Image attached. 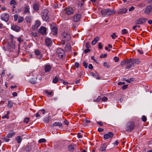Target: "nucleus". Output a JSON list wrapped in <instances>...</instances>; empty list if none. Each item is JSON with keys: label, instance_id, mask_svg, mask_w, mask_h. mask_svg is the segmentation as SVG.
<instances>
[{"label": "nucleus", "instance_id": "864d4df0", "mask_svg": "<svg viewBox=\"0 0 152 152\" xmlns=\"http://www.w3.org/2000/svg\"><path fill=\"white\" fill-rule=\"evenodd\" d=\"M83 64L85 68H87L88 66V64L87 63H86L85 61H84L83 62Z\"/></svg>", "mask_w": 152, "mask_h": 152}, {"label": "nucleus", "instance_id": "69168bd1", "mask_svg": "<svg viewBox=\"0 0 152 152\" xmlns=\"http://www.w3.org/2000/svg\"><path fill=\"white\" fill-rule=\"evenodd\" d=\"M90 50L88 48H87V49H86L84 50V52L85 53H87L90 52Z\"/></svg>", "mask_w": 152, "mask_h": 152}, {"label": "nucleus", "instance_id": "4c0bfd02", "mask_svg": "<svg viewBox=\"0 0 152 152\" xmlns=\"http://www.w3.org/2000/svg\"><path fill=\"white\" fill-rule=\"evenodd\" d=\"M127 11V10L126 8L122 9L120 10V12L122 13H126Z\"/></svg>", "mask_w": 152, "mask_h": 152}, {"label": "nucleus", "instance_id": "39448f33", "mask_svg": "<svg viewBox=\"0 0 152 152\" xmlns=\"http://www.w3.org/2000/svg\"><path fill=\"white\" fill-rule=\"evenodd\" d=\"M135 127L134 123L132 122H129L127 123L126 126V130L128 132H131Z\"/></svg>", "mask_w": 152, "mask_h": 152}, {"label": "nucleus", "instance_id": "c9c22d12", "mask_svg": "<svg viewBox=\"0 0 152 152\" xmlns=\"http://www.w3.org/2000/svg\"><path fill=\"white\" fill-rule=\"evenodd\" d=\"M125 80V81H126L127 82H128L129 83H130L133 81V78H131L129 80H126L125 78H124L123 79V80Z\"/></svg>", "mask_w": 152, "mask_h": 152}, {"label": "nucleus", "instance_id": "72a5a7b5", "mask_svg": "<svg viewBox=\"0 0 152 152\" xmlns=\"http://www.w3.org/2000/svg\"><path fill=\"white\" fill-rule=\"evenodd\" d=\"M74 146L73 145H70L68 147V149L70 151H72L74 150Z\"/></svg>", "mask_w": 152, "mask_h": 152}, {"label": "nucleus", "instance_id": "a878e982", "mask_svg": "<svg viewBox=\"0 0 152 152\" xmlns=\"http://www.w3.org/2000/svg\"><path fill=\"white\" fill-rule=\"evenodd\" d=\"M15 140L18 143H20L22 140V138L21 136H18L15 138Z\"/></svg>", "mask_w": 152, "mask_h": 152}, {"label": "nucleus", "instance_id": "6e6d98bb", "mask_svg": "<svg viewBox=\"0 0 152 152\" xmlns=\"http://www.w3.org/2000/svg\"><path fill=\"white\" fill-rule=\"evenodd\" d=\"M102 100L105 102L107 100V97H105V96H103L102 97Z\"/></svg>", "mask_w": 152, "mask_h": 152}, {"label": "nucleus", "instance_id": "aec40b11", "mask_svg": "<svg viewBox=\"0 0 152 152\" xmlns=\"http://www.w3.org/2000/svg\"><path fill=\"white\" fill-rule=\"evenodd\" d=\"M51 69V67L50 65H46L45 66V72H50Z\"/></svg>", "mask_w": 152, "mask_h": 152}, {"label": "nucleus", "instance_id": "6ab92c4d", "mask_svg": "<svg viewBox=\"0 0 152 152\" xmlns=\"http://www.w3.org/2000/svg\"><path fill=\"white\" fill-rule=\"evenodd\" d=\"M46 31V28L44 27H41L39 29V32L41 34H44L45 33Z\"/></svg>", "mask_w": 152, "mask_h": 152}, {"label": "nucleus", "instance_id": "a19ab883", "mask_svg": "<svg viewBox=\"0 0 152 152\" xmlns=\"http://www.w3.org/2000/svg\"><path fill=\"white\" fill-rule=\"evenodd\" d=\"M39 111L40 112V113L41 114H44L46 112L45 110L44 109L40 110Z\"/></svg>", "mask_w": 152, "mask_h": 152}, {"label": "nucleus", "instance_id": "ddd939ff", "mask_svg": "<svg viewBox=\"0 0 152 152\" xmlns=\"http://www.w3.org/2000/svg\"><path fill=\"white\" fill-rule=\"evenodd\" d=\"M113 134L111 132H109L107 134H105L104 135V137L105 139H107L109 138L111 139L113 136Z\"/></svg>", "mask_w": 152, "mask_h": 152}, {"label": "nucleus", "instance_id": "b1692460", "mask_svg": "<svg viewBox=\"0 0 152 152\" xmlns=\"http://www.w3.org/2000/svg\"><path fill=\"white\" fill-rule=\"evenodd\" d=\"M91 75L93 76L94 77L96 78L97 80H99L100 79V77L96 73H94L92 72L91 73Z\"/></svg>", "mask_w": 152, "mask_h": 152}, {"label": "nucleus", "instance_id": "7ed1b4c3", "mask_svg": "<svg viewBox=\"0 0 152 152\" xmlns=\"http://www.w3.org/2000/svg\"><path fill=\"white\" fill-rule=\"evenodd\" d=\"M48 11L47 9L43 10L42 13V16L43 20L46 21H48L49 20V18L48 16Z\"/></svg>", "mask_w": 152, "mask_h": 152}, {"label": "nucleus", "instance_id": "cd10ccee", "mask_svg": "<svg viewBox=\"0 0 152 152\" xmlns=\"http://www.w3.org/2000/svg\"><path fill=\"white\" fill-rule=\"evenodd\" d=\"M10 4L12 6H15L17 5V2L15 0H12L10 2Z\"/></svg>", "mask_w": 152, "mask_h": 152}, {"label": "nucleus", "instance_id": "4be33fe9", "mask_svg": "<svg viewBox=\"0 0 152 152\" xmlns=\"http://www.w3.org/2000/svg\"><path fill=\"white\" fill-rule=\"evenodd\" d=\"M52 126H58L59 127H62V123L59 122H54L52 124Z\"/></svg>", "mask_w": 152, "mask_h": 152}, {"label": "nucleus", "instance_id": "f704fd0d", "mask_svg": "<svg viewBox=\"0 0 152 152\" xmlns=\"http://www.w3.org/2000/svg\"><path fill=\"white\" fill-rule=\"evenodd\" d=\"M140 63V61L138 59H134L133 60V61L132 62L133 64L135 63L137 64H139Z\"/></svg>", "mask_w": 152, "mask_h": 152}, {"label": "nucleus", "instance_id": "052dcab7", "mask_svg": "<svg viewBox=\"0 0 152 152\" xmlns=\"http://www.w3.org/2000/svg\"><path fill=\"white\" fill-rule=\"evenodd\" d=\"M126 64H127V63L126 60L122 61L121 63V64L122 65Z\"/></svg>", "mask_w": 152, "mask_h": 152}, {"label": "nucleus", "instance_id": "37998d69", "mask_svg": "<svg viewBox=\"0 0 152 152\" xmlns=\"http://www.w3.org/2000/svg\"><path fill=\"white\" fill-rule=\"evenodd\" d=\"M29 121V118H25L24 120V122L26 123H28Z\"/></svg>", "mask_w": 152, "mask_h": 152}, {"label": "nucleus", "instance_id": "1a4fd4ad", "mask_svg": "<svg viewBox=\"0 0 152 152\" xmlns=\"http://www.w3.org/2000/svg\"><path fill=\"white\" fill-rule=\"evenodd\" d=\"M1 19L5 22H7L9 20V15L7 13L2 14L1 16Z\"/></svg>", "mask_w": 152, "mask_h": 152}, {"label": "nucleus", "instance_id": "e433bc0d", "mask_svg": "<svg viewBox=\"0 0 152 152\" xmlns=\"http://www.w3.org/2000/svg\"><path fill=\"white\" fill-rule=\"evenodd\" d=\"M58 81V79L57 77H55L53 79V82L54 83H57Z\"/></svg>", "mask_w": 152, "mask_h": 152}, {"label": "nucleus", "instance_id": "de8ad7c7", "mask_svg": "<svg viewBox=\"0 0 152 152\" xmlns=\"http://www.w3.org/2000/svg\"><path fill=\"white\" fill-rule=\"evenodd\" d=\"M23 17H20L18 20V22L19 23H21L23 21Z\"/></svg>", "mask_w": 152, "mask_h": 152}, {"label": "nucleus", "instance_id": "79ce46f5", "mask_svg": "<svg viewBox=\"0 0 152 152\" xmlns=\"http://www.w3.org/2000/svg\"><path fill=\"white\" fill-rule=\"evenodd\" d=\"M40 112H39V111L35 115V116L36 118H39V117L40 116V115H41L40 114Z\"/></svg>", "mask_w": 152, "mask_h": 152}, {"label": "nucleus", "instance_id": "49530a36", "mask_svg": "<svg viewBox=\"0 0 152 152\" xmlns=\"http://www.w3.org/2000/svg\"><path fill=\"white\" fill-rule=\"evenodd\" d=\"M38 142L39 143L44 142H46V140L44 138H42L39 139Z\"/></svg>", "mask_w": 152, "mask_h": 152}, {"label": "nucleus", "instance_id": "3c124183", "mask_svg": "<svg viewBox=\"0 0 152 152\" xmlns=\"http://www.w3.org/2000/svg\"><path fill=\"white\" fill-rule=\"evenodd\" d=\"M14 20L15 21H16L18 18V16L17 15H14Z\"/></svg>", "mask_w": 152, "mask_h": 152}, {"label": "nucleus", "instance_id": "4468645a", "mask_svg": "<svg viewBox=\"0 0 152 152\" xmlns=\"http://www.w3.org/2000/svg\"><path fill=\"white\" fill-rule=\"evenodd\" d=\"M29 6L27 4H25L23 7V12L25 14H29L30 13Z\"/></svg>", "mask_w": 152, "mask_h": 152}, {"label": "nucleus", "instance_id": "f3484780", "mask_svg": "<svg viewBox=\"0 0 152 152\" xmlns=\"http://www.w3.org/2000/svg\"><path fill=\"white\" fill-rule=\"evenodd\" d=\"M71 45L70 44H66L64 50L66 52H70L71 51Z\"/></svg>", "mask_w": 152, "mask_h": 152}, {"label": "nucleus", "instance_id": "423d86ee", "mask_svg": "<svg viewBox=\"0 0 152 152\" xmlns=\"http://www.w3.org/2000/svg\"><path fill=\"white\" fill-rule=\"evenodd\" d=\"M61 37L62 39L65 41H68L70 39V35L69 34L64 32L61 34Z\"/></svg>", "mask_w": 152, "mask_h": 152}, {"label": "nucleus", "instance_id": "0e129e2a", "mask_svg": "<svg viewBox=\"0 0 152 152\" xmlns=\"http://www.w3.org/2000/svg\"><path fill=\"white\" fill-rule=\"evenodd\" d=\"M83 137L82 135L80 133H78L77 137L79 138H82Z\"/></svg>", "mask_w": 152, "mask_h": 152}, {"label": "nucleus", "instance_id": "5701e85b", "mask_svg": "<svg viewBox=\"0 0 152 152\" xmlns=\"http://www.w3.org/2000/svg\"><path fill=\"white\" fill-rule=\"evenodd\" d=\"M99 40V38L98 37H96L94 40L91 42L92 45H94L96 44Z\"/></svg>", "mask_w": 152, "mask_h": 152}, {"label": "nucleus", "instance_id": "e2e57ef3", "mask_svg": "<svg viewBox=\"0 0 152 152\" xmlns=\"http://www.w3.org/2000/svg\"><path fill=\"white\" fill-rule=\"evenodd\" d=\"M107 56V54H102L100 56V57L101 58H105Z\"/></svg>", "mask_w": 152, "mask_h": 152}, {"label": "nucleus", "instance_id": "58836bf2", "mask_svg": "<svg viewBox=\"0 0 152 152\" xmlns=\"http://www.w3.org/2000/svg\"><path fill=\"white\" fill-rule=\"evenodd\" d=\"M121 33L123 34H127L128 33V32L127 31L126 29H124L122 30Z\"/></svg>", "mask_w": 152, "mask_h": 152}, {"label": "nucleus", "instance_id": "7c9ffc66", "mask_svg": "<svg viewBox=\"0 0 152 152\" xmlns=\"http://www.w3.org/2000/svg\"><path fill=\"white\" fill-rule=\"evenodd\" d=\"M45 92L48 96H52L53 95V91L49 92L48 90H46Z\"/></svg>", "mask_w": 152, "mask_h": 152}, {"label": "nucleus", "instance_id": "9b49d317", "mask_svg": "<svg viewBox=\"0 0 152 152\" xmlns=\"http://www.w3.org/2000/svg\"><path fill=\"white\" fill-rule=\"evenodd\" d=\"M41 22L39 20H36L34 24L32 26V28L34 30H36L40 26Z\"/></svg>", "mask_w": 152, "mask_h": 152}, {"label": "nucleus", "instance_id": "4d7b16f0", "mask_svg": "<svg viewBox=\"0 0 152 152\" xmlns=\"http://www.w3.org/2000/svg\"><path fill=\"white\" fill-rule=\"evenodd\" d=\"M75 65L77 68H78L80 66V64L79 63L76 62L75 64Z\"/></svg>", "mask_w": 152, "mask_h": 152}, {"label": "nucleus", "instance_id": "bb28decb", "mask_svg": "<svg viewBox=\"0 0 152 152\" xmlns=\"http://www.w3.org/2000/svg\"><path fill=\"white\" fill-rule=\"evenodd\" d=\"M25 20L28 23H30L31 22L32 19L31 16H27L25 18Z\"/></svg>", "mask_w": 152, "mask_h": 152}, {"label": "nucleus", "instance_id": "338daca9", "mask_svg": "<svg viewBox=\"0 0 152 152\" xmlns=\"http://www.w3.org/2000/svg\"><path fill=\"white\" fill-rule=\"evenodd\" d=\"M97 123L100 126H102L103 125L102 122L101 121H98L97 122Z\"/></svg>", "mask_w": 152, "mask_h": 152}, {"label": "nucleus", "instance_id": "a18cd8bd", "mask_svg": "<svg viewBox=\"0 0 152 152\" xmlns=\"http://www.w3.org/2000/svg\"><path fill=\"white\" fill-rule=\"evenodd\" d=\"M111 36L113 39H115V38H116L117 37V36L116 35L115 33H113Z\"/></svg>", "mask_w": 152, "mask_h": 152}, {"label": "nucleus", "instance_id": "680f3d73", "mask_svg": "<svg viewBox=\"0 0 152 152\" xmlns=\"http://www.w3.org/2000/svg\"><path fill=\"white\" fill-rule=\"evenodd\" d=\"M127 85H124L122 86V89L123 90H125L127 88Z\"/></svg>", "mask_w": 152, "mask_h": 152}, {"label": "nucleus", "instance_id": "603ef678", "mask_svg": "<svg viewBox=\"0 0 152 152\" xmlns=\"http://www.w3.org/2000/svg\"><path fill=\"white\" fill-rule=\"evenodd\" d=\"M126 60V61L127 64L131 62L132 63V62L133 61L132 60L131 58H130L128 60Z\"/></svg>", "mask_w": 152, "mask_h": 152}, {"label": "nucleus", "instance_id": "09e8293b", "mask_svg": "<svg viewBox=\"0 0 152 152\" xmlns=\"http://www.w3.org/2000/svg\"><path fill=\"white\" fill-rule=\"evenodd\" d=\"M141 119L144 122H145L147 120L146 117L145 115H143L142 116Z\"/></svg>", "mask_w": 152, "mask_h": 152}, {"label": "nucleus", "instance_id": "c85d7f7f", "mask_svg": "<svg viewBox=\"0 0 152 152\" xmlns=\"http://www.w3.org/2000/svg\"><path fill=\"white\" fill-rule=\"evenodd\" d=\"M13 103L11 101H9L8 105V108H11L13 106Z\"/></svg>", "mask_w": 152, "mask_h": 152}, {"label": "nucleus", "instance_id": "393cba45", "mask_svg": "<svg viewBox=\"0 0 152 152\" xmlns=\"http://www.w3.org/2000/svg\"><path fill=\"white\" fill-rule=\"evenodd\" d=\"M106 148V144H104L102 145V146L100 148L99 150V151H104L105 150V149Z\"/></svg>", "mask_w": 152, "mask_h": 152}, {"label": "nucleus", "instance_id": "774afa93", "mask_svg": "<svg viewBox=\"0 0 152 152\" xmlns=\"http://www.w3.org/2000/svg\"><path fill=\"white\" fill-rule=\"evenodd\" d=\"M65 41H66L65 40H63V39H62L61 40V44L62 45H64L65 44Z\"/></svg>", "mask_w": 152, "mask_h": 152}, {"label": "nucleus", "instance_id": "2f4dec72", "mask_svg": "<svg viewBox=\"0 0 152 152\" xmlns=\"http://www.w3.org/2000/svg\"><path fill=\"white\" fill-rule=\"evenodd\" d=\"M33 9L35 10H37L39 9L38 4H34Z\"/></svg>", "mask_w": 152, "mask_h": 152}, {"label": "nucleus", "instance_id": "412c9836", "mask_svg": "<svg viewBox=\"0 0 152 152\" xmlns=\"http://www.w3.org/2000/svg\"><path fill=\"white\" fill-rule=\"evenodd\" d=\"M12 29L17 32H18L20 30V28L18 26H14L12 27Z\"/></svg>", "mask_w": 152, "mask_h": 152}, {"label": "nucleus", "instance_id": "13d9d810", "mask_svg": "<svg viewBox=\"0 0 152 152\" xmlns=\"http://www.w3.org/2000/svg\"><path fill=\"white\" fill-rule=\"evenodd\" d=\"M113 59L116 62H118L119 60V58L116 56L114 57Z\"/></svg>", "mask_w": 152, "mask_h": 152}, {"label": "nucleus", "instance_id": "bf43d9fd", "mask_svg": "<svg viewBox=\"0 0 152 152\" xmlns=\"http://www.w3.org/2000/svg\"><path fill=\"white\" fill-rule=\"evenodd\" d=\"M17 40L20 43L21 42H23V39H21V38L20 37L18 38Z\"/></svg>", "mask_w": 152, "mask_h": 152}, {"label": "nucleus", "instance_id": "0eeeda50", "mask_svg": "<svg viewBox=\"0 0 152 152\" xmlns=\"http://www.w3.org/2000/svg\"><path fill=\"white\" fill-rule=\"evenodd\" d=\"M50 28L52 30V33L54 35H56L57 33L58 28L54 23H53L50 25Z\"/></svg>", "mask_w": 152, "mask_h": 152}, {"label": "nucleus", "instance_id": "2eb2a0df", "mask_svg": "<svg viewBox=\"0 0 152 152\" xmlns=\"http://www.w3.org/2000/svg\"><path fill=\"white\" fill-rule=\"evenodd\" d=\"M152 6L151 5L147 6L145 10V13L148 15L150 14L152 12Z\"/></svg>", "mask_w": 152, "mask_h": 152}, {"label": "nucleus", "instance_id": "6e6552de", "mask_svg": "<svg viewBox=\"0 0 152 152\" xmlns=\"http://www.w3.org/2000/svg\"><path fill=\"white\" fill-rule=\"evenodd\" d=\"M147 19L145 18H140L135 21V23L137 24H142L143 23L146 22Z\"/></svg>", "mask_w": 152, "mask_h": 152}, {"label": "nucleus", "instance_id": "c756f323", "mask_svg": "<svg viewBox=\"0 0 152 152\" xmlns=\"http://www.w3.org/2000/svg\"><path fill=\"white\" fill-rule=\"evenodd\" d=\"M15 134V133L14 132L12 131L8 134L7 135V137L9 138H11Z\"/></svg>", "mask_w": 152, "mask_h": 152}, {"label": "nucleus", "instance_id": "f257e3e1", "mask_svg": "<svg viewBox=\"0 0 152 152\" xmlns=\"http://www.w3.org/2000/svg\"><path fill=\"white\" fill-rule=\"evenodd\" d=\"M115 10H112L109 9H107L101 11V13L102 15L106 16H109L115 13Z\"/></svg>", "mask_w": 152, "mask_h": 152}, {"label": "nucleus", "instance_id": "f03ea898", "mask_svg": "<svg viewBox=\"0 0 152 152\" xmlns=\"http://www.w3.org/2000/svg\"><path fill=\"white\" fill-rule=\"evenodd\" d=\"M31 75L32 76H33V77L31 78L29 80V81L31 83L33 84H35L36 83L37 77L38 75L35 73V71H32L31 73H30L29 76H31Z\"/></svg>", "mask_w": 152, "mask_h": 152}, {"label": "nucleus", "instance_id": "9d476101", "mask_svg": "<svg viewBox=\"0 0 152 152\" xmlns=\"http://www.w3.org/2000/svg\"><path fill=\"white\" fill-rule=\"evenodd\" d=\"M36 58L38 59H41L42 56L41 52L39 50L36 49L34 50Z\"/></svg>", "mask_w": 152, "mask_h": 152}, {"label": "nucleus", "instance_id": "f8f14e48", "mask_svg": "<svg viewBox=\"0 0 152 152\" xmlns=\"http://www.w3.org/2000/svg\"><path fill=\"white\" fill-rule=\"evenodd\" d=\"M65 10L66 14L68 15L72 14L74 12L73 10L71 7L66 8Z\"/></svg>", "mask_w": 152, "mask_h": 152}, {"label": "nucleus", "instance_id": "5fc2aeb1", "mask_svg": "<svg viewBox=\"0 0 152 152\" xmlns=\"http://www.w3.org/2000/svg\"><path fill=\"white\" fill-rule=\"evenodd\" d=\"M103 65L104 66L107 67V68H109L110 67V66L107 64L106 62H104Z\"/></svg>", "mask_w": 152, "mask_h": 152}, {"label": "nucleus", "instance_id": "473e14b6", "mask_svg": "<svg viewBox=\"0 0 152 152\" xmlns=\"http://www.w3.org/2000/svg\"><path fill=\"white\" fill-rule=\"evenodd\" d=\"M10 114V112L7 111V113L4 116H3L2 117V118L3 119L4 118H6L7 119H8L9 118V117L8 116V115Z\"/></svg>", "mask_w": 152, "mask_h": 152}, {"label": "nucleus", "instance_id": "c03bdc74", "mask_svg": "<svg viewBox=\"0 0 152 152\" xmlns=\"http://www.w3.org/2000/svg\"><path fill=\"white\" fill-rule=\"evenodd\" d=\"M101 99V98L100 96H99L96 99L94 100V102H100Z\"/></svg>", "mask_w": 152, "mask_h": 152}, {"label": "nucleus", "instance_id": "8fccbe9b", "mask_svg": "<svg viewBox=\"0 0 152 152\" xmlns=\"http://www.w3.org/2000/svg\"><path fill=\"white\" fill-rule=\"evenodd\" d=\"M133 64L132 63V64H130L129 65L127 66L126 67V69H130V68H131L133 66Z\"/></svg>", "mask_w": 152, "mask_h": 152}, {"label": "nucleus", "instance_id": "dca6fc26", "mask_svg": "<svg viewBox=\"0 0 152 152\" xmlns=\"http://www.w3.org/2000/svg\"><path fill=\"white\" fill-rule=\"evenodd\" d=\"M81 15L80 14H76L74 15L73 20L75 22H76L79 21L80 19Z\"/></svg>", "mask_w": 152, "mask_h": 152}, {"label": "nucleus", "instance_id": "ea45409f", "mask_svg": "<svg viewBox=\"0 0 152 152\" xmlns=\"http://www.w3.org/2000/svg\"><path fill=\"white\" fill-rule=\"evenodd\" d=\"M50 121V118L48 117H45L44 119V121L46 123H48Z\"/></svg>", "mask_w": 152, "mask_h": 152}, {"label": "nucleus", "instance_id": "a211bd4d", "mask_svg": "<svg viewBox=\"0 0 152 152\" xmlns=\"http://www.w3.org/2000/svg\"><path fill=\"white\" fill-rule=\"evenodd\" d=\"M45 42L46 45L48 46H51L52 43L51 40L49 38H47L45 40Z\"/></svg>", "mask_w": 152, "mask_h": 152}, {"label": "nucleus", "instance_id": "20e7f679", "mask_svg": "<svg viewBox=\"0 0 152 152\" xmlns=\"http://www.w3.org/2000/svg\"><path fill=\"white\" fill-rule=\"evenodd\" d=\"M56 54L61 59H63L65 57L64 51L62 49H57L56 51Z\"/></svg>", "mask_w": 152, "mask_h": 152}]
</instances>
